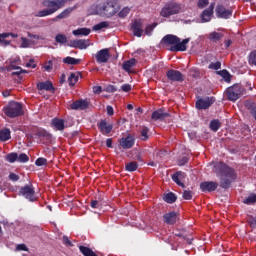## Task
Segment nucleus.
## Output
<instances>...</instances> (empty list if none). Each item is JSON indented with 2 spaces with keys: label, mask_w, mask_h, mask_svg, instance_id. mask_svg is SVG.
Wrapping results in <instances>:
<instances>
[{
  "label": "nucleus",
  "mask_w": 256,
  "mask_h": 256,
  "mask_svg": "<svg viewBox=\"0 0 256 256\" xmlns=\"http://www.w3.org/2000/svg\"><path fill=\"white\" fill-rule=\"evenodd\" d=\"M62 241L66 245V247H73V242L69 240V237L63 236Z\"/></svg>",
  "instance_id": "nucleus-53"
},
{
  "label": "nucleus",
  "mask_w": 256,
  "mask_h": 256,
  "mask_svg": "<svg viewBox=\"0 0 256 256\" xmlns=\"http://www.w3.org/2000/svg\"><path fill=\"white\" fill-rule=\"evenodd\" d=\"M218 75H221V77H223V79L226 81V83L231 82V74H229V71H227V70L219 71Z\"/></svg>",
  "instance_id": "nucleus-38"
},
{
  "label": "nucleus",
  "mask_w": 256,
  "mask_h": 256,
  "mask_svg": "<svg viewBox=\"0 0 256 256\" xmlns=\"http://www.w3.org/2000/svg\"><path fill=\"white\" fill-rule=\"evenodd\" d=\"M133 145H135V139H133L131 136L121 138L120 140V146L122 149H131Z\"/></svg>",
  "instance_id": "nucleus-21"
},
{
  "label": "nucleus",
  "mask_w": 256,
  "mask_h": 256,
  "mask_svg": "<svg viewBox=\"0 0 256 256\" xmlns=\"http://www.w3.org/2000/svg\"><path fill=\"white\" fill-rule=\"evenodd\" d=\"M17 161L19 163H27V161H29V156H27L25 153H22L18 156Z\"/></svg>",
  "instance_id": "nucleus-46"
},
{
  "label": "nucleus",
  "mask_w": 256,
  "mask_h": 256,
  "mask_svg": "<svg viewBox=\"0 0 256 256\" xmlns=\"http://www.w3.org/2000/svg\"><path fill=\"white\" fill-rule=\"evenodd\" d=\"M101 91H103V88H101V86L93 87V92L96 93L97 95H99V93H101Z\"/></svg>",
  "instance_id": "nucleus-60"
},
{
  "label": "nucleus",
  "mask_w": 256,
  "mask_h": 256,
  "mask_svg": "<svg viewBox=\"0 0 256 256\" xmlns=\"http://www.w3.org/2000/svg\"><path fill=\"white\" fill-rule=\"evenodd\" d=\"M52 126L56 129V131H64L65 130V120L54 118L52 120Z\"/></svg>",
  "instance_id": "nucleus-22"
},
{
  "label": "nucleus",
  "mask_w": 256,
  "mask_h": 256,
  "mask_svg": "<svg viewBox=\"0 0 256 256\" xmlns=\"http://www.w3.org/2000/svg\"><path fill=\"white\" fill-rule=\"evenodd\" d=\"M55 41H56V43L63 44L67 41V36H65L64 34H58L55 37Z\"/></svg>",
  "instance_id": "nucleus-43"
},
{
  "label": "nucleus",
  "mask_w": 256,
  "mask_h": 256,
  "mask_svg": "<svg viewBox=\"0 0 256 256\" xmlns=\"http://www.w3.org/2000/svg\"><path fill=\"white\" fill-rule=\"evenodd\" d=\"M248 63L256 66V50L250 53Z\"/></svg>",
  "instance_id": "nucleus-42"
},
{
  "label": "nucleus",
  "mask_w": 256,
  "mask_h": 256,
  "mask_svg": "<svg viewBox=\"0 0 256 256\" xmlns=\"http://www.w3.org/2000/svg\"><path fill=\"white\" fill-rule=\"evenodd\" d=\"M98 129L102 135H109L113 131V124L108 123L106 120H101L98 123Z\"/></svg>",
  "instance_id": "nucleus-13"
},
{
  "label": "nucleus",
  "mask_w": 256,
  "mask_h": 256,
  "mask_svg": "<svg viewBox=\"0 0 256 256\" xmlns=\"http://www.w3.org/2000/svg\"><path fill=\"white\" fill-rule=\"evenodd\" d=\"M106 146L109 147V148L113 147V140L110 139V138L107 139V140H106Z\"/></svg>",
  "instance_id": "nucleus-63"
},
{
  "label": "nucleus",
  "mask_w": 256,
  "mask_h": 256,
  "mask_svg": "<svg viewBox=\"0 0 256 256\" xmlns=\"http://www.w3.org/2000/svg\"><path fill=\"white\" fill-rule=\"evenodd\" d=\"M219 187V183L213 181H206L200 184V189L204 193L215 191Z\"/></svg>",
  "instance_id": "nucleus-12"
},
{
  "label": "nucleus",
  "mask_w": 256,
  "mask_h": 256,
  "mask_svg": "<svg viewBox=\"0 0 256 256\" xmlns=\"http://www.w3.org/2000/svg\"><path fill=\"white\" fill-rule=\"evenodd\" d=\"M19 194L22 195V197H25V199H28V201H37V196H35V187H33V184H28L21 187Z\"/></svg>",
  "instance_id": "nucleus-8"
},
{
  "label": "nucleus",
  "mask_w": 256,
  "mask_h": 256,
  "mask_svg": "<svg viewBox=\"0 0 256 256\" xmlns=\"http://www.w3.org/2000/svg\"><path fill=\"white\" fill-rule=\"evenodd\" d=\"M74 47H77L78 49H87L89 47V41L88 40H76L73 42Z\"/></svg>",
  "instance_id": "nucleus-29"
},
{
  "label": "nucleus",
  "mask_w": 256,
  "mask_h": 256,
  "mask_svg": "<svg viewBox=\"0 0 256 256\" xmlns=\"http://www.w3.org/2000/svg\"><path fill=\"white\" fill-rule=\"evenodd\" d=\"M18 179H19V175L15 174V173H10V175H9L10 181H17Z\"/></svg>",
  "instance_id": "nucleus-58"
},
{
  "label": "nucleus",
  "mask_w": 256,
  "mask_h": 256,
  "mask_svg": "<svg viewBox=\"0 0 256 256\" xmlns=\"http://www.w3.org/2000/svg\"><path fill=\"white\" fill-rule=\"evenodd\" d=\"M44 69L48 72L53 71V61L49 60L48 62H46L44 64Z\"/></svg>",
  "instance_id": "nucleus-51"
},
{
  "label": "nucleus",
  "mask_w": 256,
  "mask_h": 256,
  "mask_svg": "<svg viewBox=\"0 0 256 256\" xmlns=\"http://www.w3.org/2000/svg\"><path fill=\"white\" fill-rule=\"evenodd\" d=\"M183 199H186L187 201L193 199V192L191 190H184Z\"/></svg>",
  "instance_id": "nucleus-47"
},
{
  "label": "nucleus",
  "mask_w": 256,
  "mask_h": 256,
  "mask_svg": "<svg viewBox=\"0 0 256 256\" xmlns=\"http://www.w3.org/2000/svg\"><path fill=\"white\" fill-rule=\"evenodd\" d=\"M209 5V0H199L198 1V7L200 9H203Z\"/></svg>",
  "instance_id": "nucleus-52"
},
{
  "label": "nucleus",
  "mask_w": 256,
  "mask_h": 256,
  "mask_svg": "<svg viewBox=\"0 0 256 256\" xmlns=\"http://www.w3.org/2000/svg\"><path fill=\"white\" fill-rule=\"evenodd\" d=\"M152 119L154 121H159L161 119H165V117H169V114L168 113H164L163 110H156L152 113Z\"/></svg>",
  "instance_id": "nucleus-25"
},
{
  "label": "nucleus",
  "mask_w": 256,
  "mask_h": 256,
  "mask_svg": "<svg viewBox=\"0 0 256 256\" xmlns=\"http://www.w3.org/2000/svg\"><path fill=\"white\" fill-rule=\"evenodd\" d=\"M3 113L4 115H6V117H9L10 119L21 117V115H23L24 113L23 104L12 101L3 108Z\"/></svg>",
  "instance_id": "nucleus-4"
},
{
  "label": "nucleus",
  "mask_w": 256,
  "mask_h": 256,
  "mask_svg": "<svg viewBox=\"0 0 256 256\" xmlns=\"http://www.w3.org/2000/svg\"><path fill=\"white\" fill-rule=\"evenodd\" d=\"M69 0H56V1H44V7H48V9H44L39 11L36 14V17H47L49 15H53V13H57L59 9H62V7H65V4Z\"/></svg>",
  "instance_id": "nucleus-3"
},
{
  "label": "nucleus",
  "mask_w": 256,
  "mask_h": 256,
  "mask_svg": "<svg viewBox=\"0 0 256 256\" xmlns=\"http://www.w3.org/2000/svg\"><path fill=\"white\" fill-rule=\"evenodd\" d=\"M5 159L8 161V163H15V161L18 159V155L15 152L9 153L5 156Z\"/></svg>",
  "instance_id": "nucleus-39"
},
{
  "label": "nucleus",
  "mask_w": 256,
  "mask_h": 256,
  "mask_svg": "<svg viewBox=\"0 0 256 256\" xmlns=\"http://www.w3.org/2000/svg\"><path fill=\"white\" fill-rule=\"evenodd\" d=\"M179 13H181V4L170 2L162 8L160 15L161 17H171V15H177Z\"/></svg>",
  "instance_id": "nucleus-7"
},
{
  "label": "nucleus",
  "mask_w": 256,
  "mask_h": 256,
  "mask_svg": "<svg viewBox=\"0 0 256 256\" xmlns=\"http://www.w3.org/2000/svg\"><path fill=\"white\" fill-rule=\"evenodd\" d=\"M96 11L106 17H113V15L117 13V6L113 0H106V2L101 3L96 7Z\"/></svg>",
  "instance_id": "nucleus-5"
},
{
  "label": "nucleus",
  "mask_w": 256,
  "mask_h": 256,
  "mask_svg": "<svg viewBox=\"0 0 256 256\" xmlns=\"http://www.w3.org/2000/svg\"><path fill=\"white\" fill-rule=\"evenodd\" d=\"M139 167V165L137 164V162H130L128 164H126V171H137V168Z\"/></svg>",
  "instance_id": "nucleus-41"
},
{
  "label": "nucleus",
  "mask_w": 256,
  "mask_h": 256,
  "mask_svg": "<svg viewBox=\"0 0 256 256\" xmlns=\"http://www.w3.org/2000/svg\"><path fill=\"white\" fill-rule=\"evenodd\" d=\"M213 9H215V2L211 3L210 6L202 12L201 20L203 23H209V21H211V17H213Z\"/></svg>",
  "instance_id": "nucleus-14"
},
{
  "label": "nucleus",
  "mask_w": 256,
  "mask_h": 256,
  "mask_svg": "<svg viewBox=\"0 0 256 256\" xmlns=\"http://www.w3.org/2000/svg\"><path fill=\"white\" fill-rule=\"evenodd\" d=\"M216 15L220 17L221 19H229L231 15H233V11L224 8L223 5H218L216 7Z\"/></svg>",
  "instance_id": "nucleus-17"
},
{
  "label": "nucleus",
  "mask_w": 256,
  "mask_h": 256,
  "mask_svg": "<svg viewBox=\"0 0 256 256\" xmlns=\"http://www.w3.org/2000/svg\"><path fill=\"white\" fill-rule=\"evenodd\" d=\"M243 203H245V205H255V203H256V194H251L250 196L246 197L243 200Z\"/></svg>",
  "instance_id": "nucleus-33"
},
{
  "label": "nucleus",
  "mask_w": 256,
  "mask_h": 256,
  "mask_svg": "<svg viewBox=\"0 0 256 256\" xmlns=\"http://www.w3.org/2000/svg\"><path fill=\"white\" fill-rule=\"evenodd\" d=\"M63 63H66V65H79V63H81V60L68 56L63 59Z\"/></svg>",
  "instance_id": "nucleus-32"
},
{
  "label": "nucleus",
  "mask_w": 256,
  "mask_h": 256,
  "mask_svg": "<svg viewBox=\"0 0 256 256\" xmlns=\"http://www.w3.org/2000/svg\"><path fill=\"white\" fill-rule=\"evenodd\" d=\"M73 35H89V33H91V30L90 29H87V28H79L77 30H74L73 32Z\"/></svg>",
  "instance_id": "nucleus-35"
},
{
  "label": "nucleus",
  "mask_w": 256,
  "mask_h": 256,
  "mask_svg": "<svg viewBox=\"0 0 256 256\" xmlns=\"http://www.w3.org/2000/svg\"><path fill=\"white\" fill-rule=\"evenodd\" d=\"M70 108L74 111H85V109H89V102L87 100H77L70 105Z\"/></svg>",
  "instance_id": "nucleus-15"
},
{
  "label": "nucleus",
  "mask_w": 256,
  "mask_h": 256,
  "mask_svg": "<svg viewBox=\"0 0 256 256\" xmlns=\"http://www.w3.org/2000/svg\"><path fill=\"white\" fill-rule=\"evenodd\" d=\"M190 39L186 38L181 42V39L179 37L168 34L163 37L161 43L162 45H165V47H169V45H172L170 51H187V44L189 43Z\"/></svg>",
  "instance_id": "nucleus-2"
},
{
  "label": "nucleus",
  "mask_w": 256,
  "mask_h": 256,
  "mask_svg": "<svg viewBox=\"0 0 256 256\" xmlns=\"http://www.w3.org/2000/svg\"><path fill=\"white\" fill-rule=\"evenodd\" d=\"M213 105V98L199 99L196 102V109H209Z\"/></svg>",
  "instance_id": "nucleus-19"
},
{
  "label": "nucleus",
  "mask_w": 256,
  "mask_h": 256,
  "mask_svg": "<svg viewBox=\"0 0 256 256\" xmlns=\"http://www.w3.org/2000/svg\"><path fill=\"white\" fill-rule=\"evenodd\" d=\"M208 69H213L214 71L221 69V62H211L208 66Z\"/></svg>",
  "instance_id": "nucleus-44"
},
{
  "label": "nucleus",
  "mask_w": 256,
  "mask_h": 256,
  "mask_svg": "<svg viewBox=\"0 0 256 256\" xmlns=\"http://www.w3.org/2000/svg\"><path fill=\"white\" fill-rule=\"evenodd\" d=\"M140 139L141 141H148L149 140V129L147 126L140 127Z\"/></svg>",
  "instance_id": "nucleus-28"
},
{
  "label": "nucleus",
  "mask_w": 256,
  "mask_h": 256,
  "mask_svg": "<svg viewBox=\"0 0 256 256\" xmlns=\"http://www.w3.org/2000/svg\"><path fill=\"white\" fill-rule=\"evenodd\" d=\"M16 251H29V249L27 248V245H25V244H18L16 247Z\"/></svg>",
  "instance_id": "nucleus-54"
},
{
  "label": "nucleus",
  "mask_w": 256,
  "mask_h": 256,
  "mask_svg": "<svg viewBox=\"0 0 256 256\" xmlns=\"http://www.w3.org/2000/svg\"><path fill=\"white\" fill-rule=\"evenodd\" d=\"M245 93L243 86L235 84L226 90V97L229 101H237Z\"/></svg>",
  "instance_id": "nucleus-6"
},
{
  "label": "nucleus",
  "mask_w": 256,
  "mask_h": 256,
  "mask_svg": "<svg viewBox=\"0 0 256 256\" xmlns=\"http://www.w3.org/2000/svg\"><path fill=\"white\" fill-rule=\"evenodd\" d=\"M95 59L97 63H107L109 59H111V54L109 53V49L105 48L98 51L95 55Z\"/></svg>",
  "instance_id": "nucleus-10"
},
{
  "label": "nucleus",
  "mask_w": 256,
  "mask_h": 256,
  "mask_svg": "<svg viewBox=\"0 0 256 256\" xmlns=\"http://www.w3.org/2000/svg\"><path fill=\"white\" fill-rule=\"evenodd\" d=\"M214 172L218 177H220V187H222V189H229V187H231V183L237 179L235 169L229 167L223 162H218L214 165Z\"/></svg>",
  "instance_id": "nucleus-1"
},
{
  "label": "nucleus",
  "mask_w": 256,
  "mask_h": 256,
  "mask_svg": "<svg viewBox=\"0 0 256 256\" xmlns=\"http://www.w3.org/2000/svg\"><path fill=\"white\" fill-rule=\"evenodd\" d=\"M166 76L169 81H175L177 83H183V81H185L183 73L179 70L170 69L167 71Z\"/></svg>",
  "instance_id": "nucleus-9"
},
{
  "label": "nucleus",
  "mask_w": 256,
  "mask_h": 256,
  "mask_svg": "<svg viewBox=\"0 0 256 256\" xmlns=\"http://www.w3.org/2000/svg\"><path fill=\"white\" fill-rule=\"evenodd\" d=\"M163 219L167 225H175L179 221V214L177 212H168L164 214Z\"/></svg>",
  "instance_id": "nucleus-18"
},
{
  "label": "nucleus",
  "mask_w": 256,
  "mask_h": 256,
  "mask_svg": "<svg viewBox=\"0 0 256 256\" xmlns=\"http://www.w3.org/2000/svg\"><path fill=\"white\" fill-rule=\"evenodd\" d=\"M38 91H51V93H55V87L51 81L40 82L37 84Z\"/></svg>",
  "instance_id": "nucleus-20"
},
{
  "label": "nucleus",
  "mask_w": 256,
  "mask_h": 256,
  "mask_svg": "<svg viewBox=\"0 0 256 256\" xmlns=\"http://www.w3.org/2000/svg\"><path fill=\"white\" fill-rule=\"evenodd\" d=\"M21 41H22L21 47H24V48L31 47V40H29L25 37H22Z\"/></svg>",
  "instance_id": "nucleus-50"
},
{
  "label": "nucleus",
  "mask_w": 256,
  "mask_h": 256,
  "mask_svg": "<svg viewBox=\"0 0 256 256\" xmlns=\"http://www.w3.org/2000/svg\"><path fill=\"white\" fill-rule=\"evenodd\" d=\"M131 9L129 7H125L123 8L120 12H119V17L125 18L127 17V14L130 13Z\"/></svg>",
  "instance_id": "nucleus-49"
},
{
  "label": "nucleus",
  "mask_w": 256,
  "mask_h": 256,
  "mask_svg": "<svg viewBox=\"0 0 256 256\" xmlns=\"http://www.w3.org/2000/svg\"><path fill=\"white\" fill-rule=\"evenodd\" d=\"M135 65H137V60L135 58H132L123 62L122 69H124L126 73H131V68L135 67Z\"/></svg>",
  "instance_id": "nucleus-23"
},
{
  "label": "nucleus",
  "mask_w": 256,
  "mask_h": 256,
  "mask_svg": "<svg viewBox=\"0 0 256 256\" xmlns=\"http://www.w3.org/2000/svg\"><path fill=\"white\" fill-rule=\"evenodd\" d=\"M9 37L17 39L18 35L14 33H2L0 34V43H4V45H9V41L6 40Z\"/></svg>",
  "instance_id": "nucleus-27"
},
{
  "label": "nucleus",
  "mask_w": 256,
  "mask_h": 256,
  "mask_svg": "<svg viewBox=\"0 0 256 256\" xmlns=\"http://www.w3.org/2000/svg\"><path fill=\"white\" fill-rule=\"evenodd\" d=\"M11 139V131L9 129L0 130V141H9Z\"/></svg>",
  "instance_id": "nucleus-30"
},
{
  "label": "nucleus",
  "mask_w": 256,
  "mask_h": 256,
  "mask_svg": "<svg viewBox=\"0 0 256 256\" xmlns=\"http://www.w3.org/2000/svg\"><path fill=\"white\" fill-rule=\"evenodd\" d=\"M153 29H155V25L154 26H151V25L146 26L145 35H151V33L153 32Z\"/></svg>",
  "instance_id": "nucleus-56"
},
{
  "label": "nucleus",
  "mask_w": 256,
  "mask_h": 256,
  "mask_svg": "<svg viewBox=\"0 0 256 256\" xmlns=\"http://www.w3.org/2000/svg\"><path fill=\"white\" fill-rule=\"evenodd\" d=\"M221 128V122L219 120H212L210 122V129L216 133Z\"/></svg>",
  "instance_id": "nucleus-36"
},
{
  "label": "nucleus",
  "mask_w": 256,
  "mask_h": 256,
  "mask_svg": "<svg viewBox=\"0 0 256 256\" xmlns=\"http://www.w3.org/2000/svg\"><path fill=\"white\" fill-rule=\"evenodd\" d=\"M121 91H124V93H129L131 91V85L130 84H124L121 86Z\"/></svg>",
  "instance_id": "nucleus-55"
},
{
  "label": "nucleus",
  "mask_w": 256,
  "mask_h": 256,
  "mask_svg": "<svg viewBox=\"0 0 256 256\" xmlns=\"http://www.w3.org/2000/svg\"><path fill=\"white\" fill-rule=\"evenodd\" d=\"M35 165L37 167H43V165H47V159L45 158H38L36 161H35Z\"/></svg>",
  "instance_id": "nucleus-48"
},
{
  "label": "nucleus",
  "mask_w": 256,
  "mask_h": 256,
  "mask_svg": "<svg viewBox=\"0 0 256 256\" xmlns=\"http://www.w3.org/2000/svg\"><path fill=\"white\" fill-rule=\"evenodd\" d=\"M107 27H109V22H100V23L94 25L93 30L101 31V29H107Z\"/></svg>",
  "instance_id": "nucleus-40"
},
{
  "label": "nucleus",
  "mask_w": 256,
  "mask_h": 256,
  "mask_svg": "<svg viewBox=\"0 0 256 256\" xmlns=\"http://www.w3.org/2000/svg\"><path fill=\"white\" fill-rule=\"evenodd\" d=\"M106 111H107V115L111 116L114 114V110L111 106H107Z\"/></svg>",
  "instance_id": "nucleus-61"
},
{
  "label": "nucleus",
  "mask_w": 256,
  "mask_h": 256,
  "mask_svg": "<svg viewBox=\"0 0 256 256\" xmlns=\"http://www.w3.org/2000/svg\"><path fill=\"white\" fill-rule=\"evenodd\" d=\"M107 91H109L110 93H115V91H117V88H115V86H108Z\"/></svg>",
  "instance_id": "nucleus-62"
},
{
  "label": "nucleus",
  "mask_w": 256,
  "mask_h": 256,
  "mask_svg": "<svg viewBox=\"0 0 256 256\" xmlns=\"http://www.w3.org/2000/svg\"><path fill=\"white\" fill-rule=\"evenodd\" d=\"M164 201H166V203H175L177 196H175L173 192H170L164 196Z\"/></svg>",
  "instance_id": "nucleus-34"
},
{
  "label": "nucleus",
  "mask_w": 256,
  "mask_h": 256,
  "mask_svg": "<svg viewBox=\"0 0 256 256\" xmlns=\"http://www.w3.org/2000/svg\"><path fill=\"white\" fill-rule=\"evenodd\" d=\"M247 222L252 227V229H255L256 227V216H248L247 217Z\"/></svg>",
  "instance_id": "nucleus-45"
},
{
  "label": "nucleus",
  "mask_w": 256,
  "mask_h": 256,
  "mask_svg": "<svg viewBox=\"0 0 256 256\" xmlns=\"http://www.w3.org/2000/svg\"><path fill=\"white\" fill-rule=\"evenodd\" d=\"M209 41H212V43H217L218 41H221L223 39V33L219 32H211L208 34Z\"/></svg>",
  "instance_id": "nucleus-26"
},
{
  "label": "nucleus",
  "mask_w": 256,
  "mask_h": 256,
  "mask_svg": "<svg viewBox=\"0 0 256 256\" xmlns=\"http://www.w3.org/2000/svg\"><path fill=\"white\" fill-rule=\"evenodd\" d=\"M92 209H99V202L97 200H93L90 203Z\"/></svg>",
  "instance_id": "nucleus-59"
},
{
  "label": "nucleus",
  "mask_w": 256,
  "mask_h": 256,
  "mask_svg": "<svg viewBox=\"0 0 256 256\" xmlns=\"http://www.w3.org/2000/svg\"><path fill=\"white\" fill-rule=\"evenodd\" d=\"M245 107H247L248 110H250L251 115H253V117L256 120V103H253L251 101H247L245 103Z\"/></svg>",
  "instance_id": "nucleus-31"
},
{
  "label": "nucleus",
  "mask_w": 256,
  "mask_h": 256,
  "mask_svg": "<svg viewBox=\"0 0 256 256\" xmlns=\"http://www.w3.org/2000/svg\"><path fill=\"white\" fill-rule=\"evenodd\" d=\"M185 163H187L186 157L182 158V160L179 162V165H185Z\"/></svg>",
  "instance_id": "nucleus-64"
},
{
  "label": "nucleus",
  "mask_w": 256,
  "mask_h": 256,
  "mask_svg": "<svg viewBox=\"0 0 256 256\" xmlns=\"http://www.w3.org/2000/svg\"><path fill=\"white\" fill-rule=\"evenodd\" d=\"M79 81V75H76L75 73H71L70 76L68 77V83L70 87H73Z\"/></svg>",
  "instance_id": "nucleus-37"
},
{
  "label": "nucleus",
  "mask_w": 256,
  "mask_h": 256,
  "mask_svg": "<svg viewBox=\"0 0 256 256\" xmlns=\"http://www.w3.org/2000/svg\"><path fill=\"white\" fill-rule=\"evenodd\" d=\"M185 177H187L185 172L178 171L172 175V181L178 184L179 187H182V189H185V184L183 183V181H185Z\"/></svg>",
  "instance_id": "nucleus-16"
},
{
  "label": "nucleus",
  "mask_w": 256,
  "mask_h": 256,
  "mask_svg": "<svg viewBox=\"0 0 256 256\" xmlns=\"http://www.w3.org/2000/svg\"><path fill=\"white\" fill-rule=\"evenodd\" d=\"M75 11V7L72 8H66L63 12H61L58 16L53 18L52 21H57L58 19H67L69 15H71Z\"/></svg>",
  "instance_id": "nucleus-24"
},
{
  "label": "nucleus",
  "mask_w": 256,
  "mask_h": 256,
  "mask_svg": "<svg viewBox=\"0 0 256 256\" xmlns=\"http://www.w3.org/2000/svg\"><path fill=\"white\" fill-rule=\"evenodd\" d=\"M26 67L35 69V67H37V64H35L34 60H30L28 63H26Z\"/></svg>",
  "instance_id": "nucleus-57"
},
{
  "label": "nucleus",
  "mask_w": 256,
  "mask_h": 256,
  "mask_svg": "<svg viewBox=\"0 0 256 256\" xmlns=\"http://www.w3.org/2000/svg\"><path fill=\"white\" fill-rule=\"evenodd\" d=\"M132 33L135 37H143V33H145L143 30V20H135L132 23Z\"/></svg>",
  "instance_id": "nucleus-11"
}]
</instances>
